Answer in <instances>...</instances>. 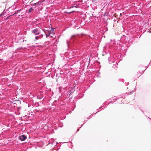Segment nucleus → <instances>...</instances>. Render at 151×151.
Returning <instances> with one entry per match:
<instances>
[{"mask_svg":"<svg viewBox=\"0 0 151 151\" xmlns=\"http://www.w3.org/2000/svg\"><path fill=\"white\" fill-rule=\"evenodd\" d=\"M127 47L126 45L121 46L120 48V52L123 53H125L127 51Z\"/></svg>","mask_w":151,"mask_h":151,"instance_id":"nucleus-1","label":"nucleus"},{"mask_svg":"<svg viewBox=\"0 0 151 151\" xmlns=\"http://www.w3.org/2000/svg\"><path fill=\"white\" fill-rule=\"evenodd\" d=\"M32 32L35 35H38L40 33V31L39 29L36 28L32 30Z\"/></svg>","mask_w":151,"mask_h":151,"instance_id":"nucleus-2","label":"nucleus"},{"mask_svg":"<svg viewBox=\"0 0 151 151\" xmlns=\"http://www.w3.org/2000/svg\"><path fill=\"white\" fill-rule=\"evenodd\" d=\"M27 137L24 134H22L19 137V139L22 141L25 140L27 139Z\"/></svg>","mask_w":151,"mask_h":151,"instance_id":"nucleus-3","label":"nucleus"},{"mask_svg":"<svg viewBox=\"0 0 151 151\" xmlns=\"http://www.w3.org/2000/svg\"><path fill=\"white\" fill-rule=\"evenodd\" d=\"M41 2L40 1H38L36 3H35L33 4H31V5L32 6H35L36 7H37L39 6L41 4Z\"/></svg>","mask_w":151,"mask_h":151,"instance_id":"nucleus-4","label":"nucleus"},{"mask_svg":"<svg viewBox=\"0 0 151 151\" xmlns=\"http://www.w3.org/2000/svg\"><path fill=\"white\" fill-rule=\"evenodd\" d=\"M106 55L107 57H109L110 56V52L109 51L107 50V51H106L104 50L103 52L102 55L104 56Z\"/></svg>","mask_w":151,"mask_h":151,"instance_id":"nucleus-5","label":"nucleus"},{"mask_svg":"<svg viewBox=\"0 0 151 151\" xmlns=\"http://www.w3.org/2000/svg\"><path fill=\"white\" fill-rule=\"evenodd\" d=\"M108 61L109 63L110 64L115 63V61L114 60V59L111 58L110 55L108 57Z\"/></svg>","mask_w":151,"mask_h":151,"instance_id":"nucleus-6","label":"nucleus"},{"mask_svg":"<svg viewBox=\"0 0 151 151\" xmlns=\"http://www.w3.org/2000/svg\"><path fill=\"white\" fill-rule=\"evenodd\" d=\"M54 30V29H51L50 31H48V34H47V33L46 32H45L44 30H43L44 32L45 33V35H46V37H48L50 35V34Z\"/></svg>","mask_w":151,"mask_h":151,"instance_id":"nucleus-7","label":"nucleus"},{"mask_svg":"<svg viewBox=\"0 0 151 151\" xmlns=\"http://www.w3.org/2000/svg\"><path fill=\"white\" fill-rule=\"evenodd\" d=\"M12 16H13V15L12 14L11 15H9L8 16H7V17L5 18V20H7V22H9V20H11L12 19L11 17Z\"/></svg>","mask_w":151,"mask_h":151,"instance_id":"nucleus-8","label":"nucleus"},{"mask_svg":"<svg viewBox=\"0 0 151 151\" xmlns=\"http://www.w3.org/2000/svg\"><path fill=\"white\" fill-rule=\"evenodd\" d=\"M43 37L42 34H40L39 36H36L35 37L36 40H38L41 39Z\"/></svg>","mask_w":151,"mask_h":151,"instance_id":"nucleus-9","label":"nucleus"},{"mask_svg":"<svg viewBox=\"0 0 151 151\" xmlns=\"http://www.w3.org/2000/svg\"><path fill=\"white\" fill-rule=\"evenodd\" d=\"M43 97V95L42 94L40 95H38L37 96V98L39 99H41Z\"/></svg>","mask_w":151,"mask_h":151,"instance_id":"nucleus-10","label":"nucleus"},{"mask_svg":"<svg viewBox=\"0 0 151 151\" xmlns=\"http://www.w3.org/2000/svg\"><path fill=\"white\" fill-rule=\"evenodd\" d=\"M22 10V9H20L15 11V13L14 14H12V15H14L15 14H17L18 13H19L20 11H21Z\"/></svg>","mask_w":151,"mask_h":151,"instance_id":"nucleus-11","label":"nucleus"},{"mask_svg":"<svg viewBox=\"0 0 151 151\" xmlns=\"http://www.w3.org/2000/svg\"><path fill=\"white\" fill-rule=\"evenodd\" d=\"M80 34H78L76 35H73L71 36V38L72 39L74 40L76 39L77 38L76 37H78V35H79Z\"/></svg>","mask_w":151,"mask_h":151,"instance_id":"nucleus-12","label":"nucleus"},{"mask_svg":"<svg viewBox=\"0 0 151 151\" xmlns=\"http://www.w3.org/2000/svg\"><path fill=\"white\" fill-rule=\"evenodd\" d=\"M75 90L73 88H71L70 90L68 91L70 92V93H73Z\"/></svg>","mask_w":151,"mask_h":151,"instance_id":"nucleus-13","label":"nucleus"},{"mask_svg":"<svg viewBox=\"0 0 151 151\" xmlns=\"http://www.w3.org/2000/svg\"><path fill=\"white\" fill-rule=\"evenodd\" d=\"M108 30V28L107 27L105 26L104 27V28L103 29V31L105 32H106Z\"/></svg>","mask_w":151,"mask_h":151,"instance_id":"nucleus-14","label":"nucleus"},{"mask_svg":"<svg viewBox=\"0 0 151 151\" xmlns=\"http://www.w3.org/2000/svg\"><path fill=\"white\" fill-rule=\"evenodd\" d=\"M127 38V40H126V42H128L129 43H130V42H131V41H130V36H129V39L128 37H125V39L126 40V39Z\"/></svg>","mask_w":151,"mask_h":151,"instance_id":"nucleus-15","label":"nucleus"},{"mask_svg":"<svg viewBox=\"0 0 151 151\" xmlns=\"http://www.w3.org/2000/svg\"><path fill=\"white\" fill-rule=\"evenodd\" d=\"M34 9L32 8V7L30 8L28 12V13H31L32 11Z\"/></svg>","mask_w":151,"mask_h":151,"instance_id":"nucleus-16","label":"nucleus"},{"mask_svg":"<svg viewBox=\"0 0 151 151\" xmlns=\"http://www.w3.org/2000/svg\"><path fill=\"white\" fill-rule=\"evenodd\" d=\"M5 9H4V11L2 12L0 14V17L1 16H4V15H5Z\"/></svg>","mask_w":151,"mask_h":151,"instance_id":"nucleus-17","label":"nucleus"},{"mask_svg":"<svg viewBox=\"0 0 151 151\" xmlns=\"http://www.w3.org/2000/svg\"><path fill=\"white\" fill-rule=\"evenodd\" d=\"M74 7H75L76 8H77L78 7L77 5H76V4H74L73 6H70V7H69L68 8H73Z\"/></svg>","mask_w":151,"mask_h":151,"instance_id":"nucleus-18","label":"nucleus"},{"mask_svg":"<svg viewBox=\"0 0 151 151\" xmlns=\"http://www.w3.org/2000/svg\"><path fill=\"white\" fill-rule=\"evenodd\" d=\"M68 94L69 93L70 94V99L72 98L73 97V93H70L68 91Z\"/></svg>","mask_w":151,"mask_h":151,"instance_id":"nucleus-19","label":"nucleus"},{"mask_svg":"<svg viewBox=\"0 0 151 151\" xmlns=\"http://www.w3.org/2000/svg\"><path fill=\"white\" fill-rule=\"evenodd\" d=\"M74 27L76 28L77 27V29H78L80 28V27L79 26V25H76L74 26Z\"/></svg>","mask_w":151,"mask_h":151,"instance_id":"nucleus-20","label":"nucleus"},{"mask_svg":"<svg viewBox=\"0 0 151 151\" xmlns=\"http://www.w3.org/2000/svg\"><path fill=\"white\" fill-rule=\"evenodd\" d=\"M111 99L113 100H116V97L115 96H114L113 97H112Z\"/></svg>","mask_w":151,"mask_h":151,"instance_id":"nucleus-21","label":"nucleus"},{"mask_svg":"<svg viewBox=\"0 0 151 151\" xmlns=\"http://www.w3.org/2000/svg\"><path fill=\"white\" fill-rule=\"evenodd\" d=\"M23 49V47H19V48L17 49V50H22Z\"/></svg>","mask_w":151,"mask_h":151,"instance_id":"nucleus-22","label":"nucleus"},{"mask_svg":"<svg viewBox=\"0 0 151 151\" xmlns=\"http://www.w3.org/2000/svg\"><path fill=\"white\" fill-rule=\"evenodd\" d=\"M66 97L68 98H70V94L69 93L68 94V93L67 92V95L66 96Z\"/></svg>","mask_w":151,"mask_h":151,"instance_id":"nucleus-23","label":"nucleus"},{"mask_svg":"<svg viewBox=\"0 0 151 151\" xmlns=\"http://www.w3.org/2000/svg\"><path fill=\"white\" fill-rule=\"evenodd\" d=\"M15 101H16L18 103H21V101L20 100H16Z\"/></svg>","mask_w":151,"mask_h":151,"instance_id":"nucleus-24","label":"nucleus"},{"mask_svg":"<svg viewBox=\"0 0 151 151\" xmlns=\"http://www.w3.org/2000/svg\"><path fill=\"white\" fill-rule=\"evenodd\" d=\"M133 92H134V91H132L131 92H130L129 93L128 95H130V94H132L133 93Z\"/></svg>","mask_w":151,"mask_h":151,"instance_id":"nucleus-25","label":"nucleus"},{"mask_svg":"<svg viewBox=\"0 0 151 151\" xmlns=\"http://www.w3.org/2000/svg\"><path fill=\"white\" fill-rule=\"evenodd\" d=\"M107 101H105V102H104V104H104V105H103V106H104V105L106 106V104H107Z\"/></svg>","mask_w":151,"mask_h":151,"instance_id":"nucleus-26","label":"nucleus"},{"mask_svg":"<svg viewBox=\"0 0 151 151\" xmlns=\"http://www.w3.org/2000/svg\"><path fill=\"white\" fill-rule=\"evenodd\" d=\"M148 66H147V67H146V68L145 70H143L142 71V72H143V73L144 72V71H145V70L148 68Z\"/></svg>","mask_w":151,"mask_h":151,"instance_id":"nucleus-27","label":"nucleus"},{"mask_svg":"<svg viewBox=\"0 0 151 151\" xmlns=\"http://www.w3.org/2000/svg\"><path fill=\"white\" fill-rule=\"evenodd\" d=\"M80 35L82 36L85 35L84 33H81V34Z\"/></svg>","mask_w":151,"mask_h":151,"instance_id":"nucleus-28","label":"nucleus"},{"mask_svg":"<svg viewBox=\"0 0 151 151\" xmlns=\"http://www.w3.org/2000/svg\"><path fill=\"white\" fill-rule=\"evenodd\" d=\"M111 103H112V104H113V102H112V101H109V102L108 104H110Z\"/></svg>","mask_w":151,"mask_h":151,"instance_id":"nucleus-29","label":"nucleus"},{"mask_svg":"<svg viewBox=\"0 0 151 151\" xmlns=\"http://www.w3.org/2000/svg\"><path fill=\"white\" fill-rule=\"evenodd\" d=\"M92 115H93V114H92L91 115L89 116V117H90V118H91L92 117V116H93Z\"/></svg>","mask_w":151,"mask_h":151,"instance_id":"nucleus-30","label":"nucleus"},{"mask_svg":"<svg viewBox=\"0 0 151 151\" xmlns=\"http://www.w3.org/2000/svg\"><path fill=\"white\" fill-rule=\"evenodd\" d=\"M117 55V54H115V55H113V57H114H114H116V56Z\"/></svg>","mask_w":151,"mask_h":151,"instance_id":"nucleus-31","label":"nucleus"},{"mask_svg":"<svg viewBox=\"0 0 151 151\" xmlns=\"http://www.w3.org/2000/svg\"><path fill=\"white\" fill-rule=\"evenodd\" d=\"M36 105H37V106H39V104L38 103H36Z\"/></svg>","mask_w":151,"mask_h":151,"instance_id":"nucleus-32","label":"nucleus"},{"mask_svg":"<svg viewBox=\"0 0 151 151\" xmlns=\"http://www.w3.org/2000/svg\"><path fill=\"white\" fill-rule=\"evenodd\" d=\"M22 39H23V40H22V42H24V41H26V40H23V38H22Z\"/></svg>","mask_w":151,"mask_h":151,"instance_id":"nucleus-33","label":"nucleus"},{"mask_svg":"<svg viewBox=\"0 0 151 151\" xmlns=\"http://www.w3.org/2000/svg\"><path fill=\"white\" fill-rule=\"evenodd\" d=\"M84 124V123L83 124H82L81 125V127H80V128H81L82 126H83V124Z\"/></svg>","mask_w":151,"mask_h":151,"instance_id":"nucleus-34","label":"nucleus"},{"mask_svg":"<svg viewBox=\"0 0 151 151\" xmlns=\"http://www.w3.org/2000/svg\"><path fill=\"white\" fill-rule=\"evenodd\" d=\"M140 109L141 111L142 112V113L144 114V112L141 109Z\"/></svg>","mask_w":151,"mask_h":151,"instance_id":"nucleus-35","label":"nucleus"},{"mask_svg":"<svg viewBox=\"0 0 151 151\" xmlns=\"http://www.w3.org/2000/svg\"><path fill=\"white\" fill-rule=\"evenodd\" d=\"M79 129H77V131L76 132H77L79 131Z\"/></svg>","mask_w":151,"mask_h":151,"instance_id":"nucleus-36","label":"nucleus"},{"mask_svg":"<svg viewBox=\"0 0 151 151\" xmlns=\"http://www.w3.org/2000/svg\"><path fill=\"white\" fill-rule=\"evenodd\" d=\"M151 63V62H150V63H149V64H148V66H149V65H150V63Z\"/></svg>","mask_w":151,"mask_h":151,"instance_id":"nucleus-37","label":"nucleus"},{"mask_svg":"<svg viewBox=\"0 0 151 151\" xmlns=\"http://www.w3.org/2000/svg\"><path fill=\"white\" fill-rule=\"evenodd\" d=\"M120 57H121L120 55H118V58H117V59H118V58H119V57H120Z\"/></svg>","mask_w":151,"mask_h":151,"instance_id":"nucleus-38","label":"nucleus"},{"mask_svg":"<svg viewBox=\"0 0 151 151\" xmlns=\"http://www.w3.org/2000/svg\"><path fill=\"white\" fill-rule=\"evenodd\" d=\"M127 94V93H125V94H124V96H126V95Z\"/></svg>","mask_w":151,"mask_h":151,"instance_id":"nucleus-39","label":"nucleus"},{"mask_svg":"<svg viewBox=\"0 0 151 151\" xmlns=\"http://www.w3.org/2000/svg\"><path fill=\"white\" fill-rule=\"evenodd\" d=\"M84 124L85 123H86V121H85V120L84 121Z\"/></svg>","mask_w":151,"mask_h":151,"instance_id":"nucleus-40","label":"nucleus"},{"mask_svg":"<svg viewBox=\"0 0 151 151\" xmlns=\"http://www.w3.org/2000/svg\"><path fill=\"white\" fill-rule=\"evenodd\" d=\"M124 97V95H123V96H122V98H123V97Z\"/></svg>","mask_w":151,"mask_h":151,"instance_id":"nucleus-41","label":"nucleus"},{"mask_svg":"<svg viewBox=\"0 0 151 151\" xmlns=\"http://www.w3.org/2000/svg\"><path fill=\"white\" fill-rule=\"evenodd\" d=\"M99 111H98L97 112H96V113H95V114H96V113H97V112H99Z\"/></svg>","mask_w":151,"mask_h":151,"instance_id":"nucleus-42","label":"nucleus"},{"mask_svg":"<svg viewBox=\"0 0 151 151\" xmlns=\"http://www.w3.org/2000/svg\"><path fill=\"white\" fill-rule=\"evenodd\" d=\"M148 118H149V119H150V118L149 117H148Z\"/></svg>","mask_w":151,"mask_h":151,"instance_id":"nucleus-43","label":"nucleus"},{"mask_svg":"<svg viewBox=\"0 0 151 151\" xmlns=\"http://www.w3.org/2000/svg\"><path fill=\"white\" fill-rule=\"evenodd\" d=\"M88 119H90V117H89L88 118Z\"/></svg>","mask_w":151,"mask_h":151,"instance_id":"nucleus-44","label":"nucleus"},{"mask_svg":"<svg viewBox=\"0 0 151 151\" xmlns=\"http://www.w3.org/2000/svg\"><path fill=\"white\" fill-rule=\"evenodd\" d=\"M102 106H101L100 107L99 109H100V108H101Z\"/></svg>","mask_w":151,"mask_h":151,"instance_id":"nucleus-45","label":"nucleus"},{"mask_svg":"<svg viewBox=\"0 0 151 151\" xmlns=\"http://www.w3.org/2000/svg\"><path fill=\"white\" fill-rule=\"evenodd\" d=\"M139 73L140 74H141V72H139Z\"/></svg>","mask_w":151,"mask_h":151,"instance_id":"nucleus-46","label":"nucleus"},{"mask_svg":"<svg viewBox=\"0 0 151 151\" xmlns=\"http://www.w3.org/2000/svg\"><path fill=\"white\" fill-rule=\"evenodd\" d=\"M67 45L68 46V43L67 42Z\"/></svg>","mask_w":151,"mask_h":151,"instance_id":"nucleus-47","label":"nucleus"},{"mask_svg":"<svg viewBox=\"0 0 151 151\" xmlns=\"http://www.w3.org/2000/svg\"><path fill=\"white\" fill-rule=\"evenodd\" d=\"M45 98H44L43 99V100L44 99H45Z\"/></svg>","mask_w":151,"mask_h":151,"instance_id":"nucleus-48","label":"nucleus"},{"mask_svg":"<svg viewBox=\"0 0 151 151\" xmlns=\"http://www.w3.org/2000/svg\"><path fill=\"white\" fill-rule=\"evenodd\" d=\"M116 64H117V62H116Z\"/></svg>","mask_w":151,"mask_h":151,"instance_id":"nucleus-49","label":"nucleus"},{"mask_svg":"<svg viewBox=\"0 0 151 151\" xmlns=\"http://www.w3.org/2000/svg\"><path fill=\"white\" fill-rule=\"evenodd\" d=\"M107 25V24H106V26Z\"/></svg>","mask_w":151,"mask_h":151,"instance_id":"nucleus-50","label":"nucleus"},{"mask_svg":"<svg viewBox=\"0 0 151 151\" xmlns=\"http://www.w3.org/2000/svg\"><path fill=\"white\" fill-rule=\"evenodd\" d=\"M106 107H107V106H106V107H105V108H106Z\"/></svg>","mask_w":151,"mask_h":151,"instance_id":"nucleus-51","label":"nucleus"},{"mask_svg":"<svg viewBox=\"0 0 151 151\" xmlns=\"http://www.w3.org/2000/svg\"><path fill=\"white\" fill-rule=\"evenodd\" d=\"M66 142H65L64 143H66Z\"/></svg>","mask_w":151,"mask_h":151,"instance_id":"nucleus-52","label":"nucleus"},{"mask_svg":"<svg viewBox=\"0 0 151 151\" xmlns=\"http://www.w3.org/2000/svg\"><path fill=\"white\" fill-rule=\"evenodd\" d=\"M150 62H151V60H150Z\"/></svg>","mask_w":151,"mask_h":151,"instance_id":"nucleus-53","label":"nucleus"}]
</instances>
